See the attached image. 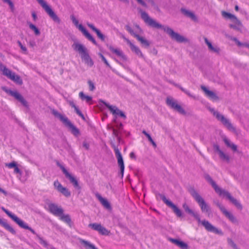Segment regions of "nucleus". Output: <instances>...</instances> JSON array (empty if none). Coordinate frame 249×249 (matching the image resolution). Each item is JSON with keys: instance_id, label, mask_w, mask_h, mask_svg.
Segmentation results:
<instances>
[{"instance_id": "obj_1", "label": "nucleus", "mask_w": 249, "mask_h": 249, "mask_svg": "<svg viewBox=\"0 0 249 249\" xmlns=\"http://www.w3.org/2000/svg\"><path fill=\"white\" fill-rule=\"evenodd\" d=\"M141 18L149 26L156 29H162L172 39L178 43L187 42L188 40L180 34L175 32L173 29L168 26H164L157 22L155 20L150 18L144 11H141Z\"/></svg>"}, {"instance_id": "obj_2", "label": "nucleus", "mask_w": 249, "mask_h": 249, "mask_svg": "<svg viewBox=\"0 0 249 249\" xmlns=\"http://www.w3.org/2000/svg\"><path fill=\"white\" fill-rule=\"evenodd\" d=\"M1 209L2 211L5 212L8 216H9L15 222H16L20 228L28 230L30 231L33 234H35L36 236V239H37L39 243L42 245L44 247H47L48 246V244L47 242L42 237H41L39 235H38L36 232L35 231L34 229H33L31 227H29L28 225L24 222L23 220L20 219L18 216H17L15 214L12 213L11 212L5 209L4 207H2Z\"/></svg>"}, {"instance_id": "obj_3", "label": "nucleus", "mask_w": 249, "mask_h": 249, "mask_svg": "<svg viewBox=\"0 0 249 249\" xmlns=\"http://www.w3.org/2000/svg\"><path fill=\"white\" fill-rule=\"evenodd\" d=\"M182 207L186 213L191 214L193 217H194L197 220L198 223H201L207 231L221 235L223 234V233L221 230H219L213 226L208 221L205 220L201 221L199 215L190 209L189 207L186 203H184L182 205Z\"/></svg>"}, {"instance_id": "obj_4", "label": "nucleus", "mask_w": 249, "mask_h": 249, "mask_svg": "<svg viewBox=\"0 0 249 249\" xmlns=\"http://www.w3.org/2000/svg\"><path fill=\"white\" fill-rule=\"evenodd\" d=\"M204 178L205 179L211 184L216 193L218 194L220 196H224L227 197V198H228L229 200L238 209L241 210L242 209V206L240 203L233 196H232L229 192L225 190H223L219 187L209 175H205Z\"/></svg>"}, {"instance_id": "obj_5", "label": "nucleus", "mask_w": 249, "mask_h": 249, "mask_svg": "<svg viewBox=\"0 0 249 249\" xmlns=\"http://www.w3.org/2000/svg\"><path fill=\"white\" fill-rule=\"evenodd\" d=\"M72 47L80 54L82 59L87 65L90 67L93 65V61L89 55L87 49L83 44L75 42Z\"/></svg>"}, {"instance_id": "obj_6", "label": "nucleus", "mask_w": 249, "mask_h": 249, "mask_svg": "<svg viewBox=\"0 0 249 249\" xmlns=\"http://www.w3.org/2000/svg\"><path fill=\"white\" fill-rule=\"evenodd\" d=\"M208 109L211 112L216 119L220 121L229 130L236 133V128L232 124L230 121L225 117L224 115L221 114L219 112L215 110L214 108L208 107Z\"/></svg>"}, {"instance_id": "obj_7", "label": "nucleus", "mask_w": 249, "mask_h": 249, "mask_svg": "<svg viewBox=\"0 0 249 249\" xmlns=\"http://www.w3.org/2000/svg\"><path fill=\"white\" fill-rule=\"evenodd\" d=\"M191 196L194 197L195 200L198 204L202 212L208 213L209 214L211 210L210 207L206 203L204 199L196 191L194 188H191L189 190Z\"/></svg>"}, {"instance_id": "obj_8", "label": "nucleus", "mask_w": 249, "mask_h": 249, "mask_svg": "<svg viewBox=\"0 0 249 249\" xmlns=\"http://www.w3.org/2000/svg\"><path fill=\"white\" fill-rule=\"evenodd\" d=\"M53 114L57 118H58L67 127L71 129V133L75 136H78L80 132L78 128H77L69 120V119L63 114L59 113L55 110H53Z\"/></svg>"}, {"instance_id": "obj_9", "label": "nucleus", "mask_w": 249, "mask_h": 249, "mask_svg": "<svg viewBox=\"0 0 249 249\" xmlns=\"http://www.w3.org/2000/svg\"><path fill=\"white\" fill-rule=\"evenodd\" d=\"M49 17L55 22L60 23L61 20L51 7L44 0H36Z\"/></svg>"}, {"instance_id": "obj_10", "label": "nucleus", "mask_w": 249, "mask_h": 249, "mask_svg": "<svg viewBox=\"0 0 249 249\" xmlns=\"http://www.w3.org/2000/svg\"><path fill=\"white\" fill-rule=\"evenodd\" d=\"M71 19L73 23L78 28V29L83 34L85 37L89 41H91L94 44L97 45V42L93 36L87 31L82 24H78V20L73 15L71 16Z\"/></svg>"}, {"instance_id": "obj_11", "label": "nucleus", "mask_w": 249, "mask_h": 249, "mask_svg": "<svg viewBox=\"0 0 249 249\" xmlns=\"http://www.w3.org/2000/svg\"><path fill=\"white\" fill-rule=\"evenodd\" d=\"M58 166L62 170L63 174L65 176V177L69 180L70 182L72 184L74 188L77 190H81V188L79 185L78 181L74 176L70 174L63 165L58 164Z\"/></svg>"}, {"instance_id": "obj_12", "label": "nucleus", "mask_w": 249, "mask_h": 249, "mask_svg": "<svg viewBox=\"0 0 249 249\" xmlns=\"http://www.w3.org/2000/svg\"><path fill=\"white\" fill-rule=\"evenodd\" d=\"M222 15L225 18L231 19L233 22L235 23V25L230 24L229 26L230 28L236 30L240 29V27L242 26V23L236 16L225 11L222 12Z\"/></svg>"}, {"instance_id": "obj_13", "label": "nucleus", "mask_w": 249, "mask_h": 249, "mask_svg": "<svg viewBox=\"0 0 249 249\" xmlns=\"http://www.w3.org/2000/svg\"><path fill=\"white\" fill-rule=\"evenodd\" d=\"M166 104L171 108L178 111L180 114L185 115L186 112L185 110L178 103V102L171 97H168L166 99Z\"/></svg>"}, {"instance_id": "obj_14", "label": "nucleus", "mask_w": 249, "mask_h": 249, "mask_svg": "<svg viewBox=\"0 0 249 249\" xmlns=\"http://www.w3.org/2000/svg\"><path fill=\"white\" fill-rule=\"evenodd\" d=\"M3 90L9 93L11 96L15 97L17 100L20 102L23 106L27 107L28 104L27 101L24 99L23 96L17 91H13L11 90H8L5 88H2Z\"/></svg>"}, {"instance_id": "obj_15", "label": "nucleus", "mask_w": 249, "mask_h": 249, "mask_svg": "<svg viewBox=\"0 0 249 249\" xmlns=\"http://www.w3.org/2000/svg\"><path fill=\"white\" fill-rule=\"evenodd\" d=\"M3 90L9 93L11 96L15 97L17 100L20 102L23 106L27 107L28 104L27 101L24 99L23 96L17 91H13L11 90H8L5 88H2Z\"/></svg>"}, {"instance_id": "obj_16", "label": "nucleus", "mask_w": 249, "mask_h": 249, "mask_svg": "<svg viewBox=\"0 0 249 249\" xmlns=\"http://www.w3.org/2000/svg\"><path fill=\"white\" fill-rule=\"evenodd\" d=\"M161 199L169 207L172 209L174 213L178 217H181L182 216V213L180 209H179L174 203H173L171 201L167 199L164 196H161Z\"/></svg>"}, {"instance_id": "obj_17", "label": "nucleus", "mask_w": 249, "mask_h": 249, "mask_svg": "<svg viewBox=\"0 0 249 249\" xmlns=\"http://www.w3.org/2000/svg\"><path fill=\"white\" fill-rule=\"evenodd\" d=\"M123 38L126 41L127 44L129 45L131 51L133 52H134L139 57L142 58L144 60L145 59L144 55L138 47L133 44L128 39L126 38V37H123Z\"/></svg>"}, {"instance_id": "obj_18", "label": "nucleus", "mask_w": 249, "mask_h": 249, "mask_svg": "<svg viewBox=\"0 0 249 249\" xmlns=\"http://www.w3.org/2000/svg\"><path fill=\"white\" fill-rule=\"evenodd\" d=\"M53 185L55 188L65 196L69 197L71 196V194L69 190L67 188L63 187L58 180L55 181Z\"/></svg>"}, {"instance_id": "obj_19", "label": "nucleus", "mask_w": 249, "mask_h": 249, "mask_svg": "<svg viewBox=\"0 0 249 249\" xmlns=\"http://www.w3.org/2000/svg\"><path fill=\"white\" fill-rule=\"evenodd\" d=\"M50 212L56 216H59L64 212L63 209L57 205L51 203L49 205Z\"/></svg>"}, {"instance_id": "obj_20", "label": "nucleus", "mask_w": 249, "mask_h": 249, "mask_svg": "<svg viewBox=\"0 0 249 249\" xmlns=\"http://www.w3.org/2000/svg\"><path fill=\"white\" fill-rule=\"evenodd\" d=\"M89 227L95 231H98L102 235H107L109 232L108 231L100 224L96 223H91L89 225Z\"/></svg>"}, {"instance_id": "obj_21", "label": "nucleus", "mask_w": 249, "mask_h": 249, "mask_svg": "<svg viewBox=\"0 0 249 249\" xmlns=\"http://www.w3.org/2000/svg\"><path fill=\"white\" fill-rule=\"evenodd\" d=\"M201 89L204 91L205 95L210 99L213 101H217L219 100L218 97L213 91L209 90L205 86H201Z\"/></svg>"}, {"instance_id": "obj_22", "label": "nucleus", "mask_w": 249, "mask_h": 249, "mask_svg": "<svg viewBox=\"0 0 249 249\" xmlns=\"http://www.w3.org/2000/svg\"><path fill=\"white\" fill-rule=\"evenodd\" d=\"M116 156L118 160V165L120 167V174H121L122 178L123 177L124 170V160L123 159L122 156L121 155L120 151L116 150Z\"/></svg>"}, {"instance_id": "obj_23", "label": "nucleus", "mask_w": 249, "mask_h": 249, "mask_svg": "<svg viewBox=\"0 0 249 249\" xmlns=\"http://www.w3.org/2000/svg\"><path fill=\"white\" fill-rule=\"evenodd\" d=\"M100 102L104 104L107 107L113 115H118L120 116L121 113L120 112H123L116 106L110 105L109 104L107 103L104 100H100Z\"/></svg>"}, {"instance_id": "obj_24", "label": "nucleus", "mask_w": 249, "mask_h": 249, "mask_svg": "<svg viewBox=\"0 0 249 249\" xmlns=\"http://www.w3.org/2000/svg\"><path fill=\"white\" fill-rule=\"evenodd\" d=\"M87 25L93 31L96 33L98 37L102 41H104L105 40V36L102 34L99 30L97 29L92 24L87 23Z\"/></svg>"}, {"instance_id": "obj_25", "label": "nucleus", "mask_w": 249, "mask_h": 249, "mask_svg": "<svg viewBox=\"0 0 249 249\" xmlns=\"http://www.w3.org/2000/svg\"><path fill=\"white\" fill-rule=\"evenodd\" d=\"M0 71H1L2 72V74L9 79H10V77H12L13 74L14 73V72L7 68L6 67L3 65L1 63H0Z\"/></svg>"}, {"instance_id": "obj_26", "label": "nucleus", "mask_w": 249, "mask_h": 249, "mask_svg": "<svg viewBox=\"0 0 249 249\" xmlns=\"http://www.w3.org/2000/svg\"><path fill=\"white\" fill-rule=\"evenodd\" d=\"M96 196L102 205L107 209L110 210L111 209V206L108 201L103 198L101 195L97 194Z\"/></svg>"}, {"instance_id": "obj_27", "label": "nucleus", "mask_w": 249, "mask_h": 249, "mask_svg": "<svg viewBox=\"0 0 249 249\" xmlns=\"http://www.w3.org/2000/svg\"><path fill=\"white\" fill-rule=\"evenodd\" d=\"M108 47L110 51L115 53L117 56L121 57L123 59H126L125 55L124 54L123 52L120 49L114 48L112 46H109Z\"/></svg>"}, {"instance_id": "obj_28", "label": "nucleus", "mask_w": 249, "mask_h": 249, "mask_svg": "<svg viewBox=\"0 0 249 249\" xmlns=\"http://www.w3.org/2000/svg\"><path fill=\"white\" fill-rule=\"evenodd\" d=\"M5 166L9 168H14V173L16 174H19L21 175L22 172L18 168L17 163L15 161H13L10 163H5Z\"/></svg>"}, {"instance_id": "obj_29", "label": "nucleus", "mask_w": 249, "mask_h": 249, "mask_svg": "<svg viewBox=\"0 0 249 249\" xmlns=\"http://www.w3.org/2000/svg\"><path fill=\"white\" fill-rule=\"evenodd\" d=\"M204 41L205 43L207 45L209 49L213 52L216 53H219L220 51V49L218 47H214L212 45V43L208 40V39L206 38H204Z\"/></svg>"}, {"instance_id": "obj_30", "label": "nucleus", "mask_w": 249, "mask_h": 249, "mask_svg": "<svg viewBox=\"0 0 249 249\" xmlns=\"http://www.w3.org/2000/svg\"><path fill=\"white\" fill-rule=\"evenodd\" d=\"M181 11L185 16H186L187 17L190 18L191 19H192L194 21H196L197 18L194 13L190 11H189L188 10H186L184 8L181 9Z\"/></svg>"}, {"instance_id": "obj_31", "label": "nucleus", "mask_w": 249, "mask_h": 249, "mask_svg": "<svg viewBox=\"0 0 249 249\" xmlns=\"http://www.w3.org/2000/svg\"><path fill=\"white\" fill-rule=\"evenodd\" d=\"M223 140L227 147L231 148L233 151H236L237 150V145L231 142L227 138L224 137Z\"/></svg>"}, {"instance_id": "obj_32", "label": "nucleus", "mask_w": 249, "mask_h": 249, "mask_svg": "<svg viewBox=\"0 0 249 249\" xmlns=\"http://www.w3.org/2000/svg\"><path fill=\"white\" fill-rule=\"evenodd\" d=\"M0 224L9 231L11 233L13 234H16V232L15 230L8 223L3 221L1 218H0Z\"/></svg>"}, {"instance_id": "obj_33", "label": "nucleus", "mask_w": 249, "mask_h": 249, "mask_svg": "<svg viewBox=\"0 0 249 249\" xmlns=\"http://www.w3.org/2000/svg\"><path fill=\"white\" fill-rule=\"evenodd\" d=\"M59 219L62 221L65 222L70 226H71V221L70 216L69 214H64L63 213L62 215H59Z\"/></svg>"}, {"instance_id": "obj_34", "label": "nucleus", "mask_w": 249, "mask_h": 249, "mask_svg": "<svg viewBox=\"0 0 249 249\" xmlns=\"http://www.w3.org/2000/svg\"><path fill=\"white\" fill-rule=\"evenodd\" d=\"M222 213L232 223H235L237 222L234 216L226 209Z\"/></svg>"}, {"instance_id": "obj_35", "label": "nucleus", "mask_w": 249, "mask_h": 249, "mask_svg": "<svg viewBox=\"0 0 249 249\" xmlns=\"http://www.w3.org/2000/svg\"><path fill=\"white\" fill-rule=\"evenodd\" d=\"M135 37L138 39L141 43L145 47H148L150 45L149 41L144 37L140 36L139 35H136Z\"/></svg>"}, {"instance_id": "obj_36", "label": "nucleus", "mask_w": 249, "mask_h": 249, "mask_svg": "<svg viewBox=\"0 0 249 249\" xmlns=\"http://www.w3.org/2000/svg\"><path fill=\"white\" fill-rule=\"evenodd\" d=\"M70 105L73 108H74L75 111L76 113L80 116L83 120H85V117L84 115L82 113L81 111L78 109V107L76 106L75 104L73 101H69Z\"/></svg>"}, {"instance_id": "obj_37", "label": "nucleus", "mask_w": 249, "mask_h": 249, "mask_svg": "<svg viewBox=\"0 0 249 249\" xmlns=\"http://www.w3.org/2000/svg\"><path fill=\"white\" fill-rule=\"evenodd\" d=\"M10 79L19 85H22L23 83L22 80L20 77V76L18 75H16L15 72L14 74H13L12 77H10Z\"/></svg>"}, {"instance_id": "obj_38", "label": "nucleus", "mask_w": 249, "mask_h": 249, "mask_svg": "<svg viewBox=\"0 0 249 249\" xmlns=\"http://www.w3.org/2000/svg\"><path fill=\"white\" fill-rule=\"evenodd\" d=\"M79 96L83 101H86L87 103H89L92 101V97L85 95L83 92L81 91L79 93Z\"/></svg>"}, {"instance_id": "obj_39", "label": "nucleus", "mask_w": 249, "mask_h": 249, "mask_svg": "<svg viewBox=\"0 0 249 249\" xmlns=\"http://www.w3.org/2000/svg\"><path fill=\"white\" fill-rule=\"evenodd\" d=\"M219 158L222 160L225 161L227 162L230 161V157L229 155L225 154L223 151L220 152L219 154Z\"/></svg>"}, {"instance_id": "obj_40", "label": "nucleus", "mask_w": 249, "mask_h": 249, "mask_svg": "<svg viewBox=\"0 0 249 249\" xmlns=\"http://www.w3.org/2000/svg\"><path fill=\"white\" fill-rule=\"evenodd\" d=\"M28 25L29 26V28L33 31H34V33L36 35L38 36L40 34V32L39 30V29L33 24L28 22Z\"/></svg>"}, {"instance_id": "obj_41", "label": "nucleus", "mask_w": 249, "mask_h": 249, "mask_svg": "<svg viewBox=\"0 0 249 249\" xmlns=\"http://www.w3.org/2000/svg\"><path fill=\"white\" fill-rule=\"evenodd\" d=\"M175 85H176V86L179 88V89H180L183 92H184L185 94H186L189 97H190L194 99H196V97L195 96L193 95V94H192L189 90L184 89L183 87H182L176 84Z\"/></svg>"}, {"instance_id": "obj_42", "label": "nucleus", "mask_w": 249, "mask_h": 249, "mask_svg": "<svg viewBox=\"0 0 249 249\" xmlns=\"http://www.w3.org/2000/svg\"><path fill=\"white\" fill-rule=\"evenodd\" d=\"M227 241L228 245L232 247L233 249H240L231 239L228 238L227 239Z\"/></svg>"}, {"instance_id": "obj_43", "label": "nucleus", "mask_w": 249, "mask_h": 249, "mask_svg": "<svg viewBox=\"0 0 249 249\" xmlns=\"http://www.w3.org/2000/svg\"><path fill=\"white\" fill-rule=\"evenodd\" d=\"M82 243L85 246L88 247L91 249H97L93 245L90 244L87 241L83 240Z\"/></svg>"}, {"instance_id": "obj_44", "label": "nucleus", "mask_w": 249, "mask_h": 249, "mask_svg": "<svg viewBox=\"0 0 249 249\" xmlns=\"http://www.w3.org/2000/svg\"><path fill=\"white\" fill-rule=\"evenodd\" d=\"M126 30L132 36H133L135 37L136 35H138V34H136L132 29L128 25H126L125 27Z\"/></svg>"}, {"instance_id": "obj_45", "label": "nucleus", "mask_w": 249, "mask_h": 249, "mask_svg": "<svg viewBox=\"0 0 249 249\" xmlns=\"http://www.w3.org/2000/svg\"><path fill=\"white\" fill-rule=\"evenodd\" d=\"M181 249H188V245L183 241H180L178 246Z\"/></svg>"}, {"instance_id": "obj_46", "label": "nucleus", "mask_w": 249, "mask_h": 249, "mask_svg": "<svg viewBox=\"0 0 249 249\" xmlns=\"http://www.w3.org/2000/svg\"><path fill=\"white\" fill-rule=\"evenodd\" d=\"M214 203L219 208L222 213L226 210L225 207L218 201H215Z\"/></svg>"}, {"instance_id": "obj_47", "label": "nucleus", "mask_w": 249, "mask_h": 249, "mask_svg": "<svg viewBox=\"0 0 249 249\" xmlns=\"http://www.w3.org/2000/svg\"><path fill=\"white\" fill-rule=\"evenodd\" d=\"M88 84L89 86V90L93 91L95 89L94 83L91 80H88Z\"/></svg>"}, {"instance_id": "obj_48", "label": "nucleus", "mask_w": 249, "mask_h": 249, "mask_svg": "<svg viewBox=\"0 0 249 249\" xmlns=\"http://www.w3.org/2000/svg\"><path fill=\"white\" fill-rule=\"evenodd\" d=\"M99 55L101 58L102 61L105 63V64L108 67L110 68V66L109 64L108 63V61L106 59V58L104 57V56L101 53H99Z\"/></svg>"}, {"instance_id": "obj_49", "label": "nucleus", "mask_w": 249, "mask_h": 249, "mask_svg": "<svg viewBox=\"0 0 249 249\" xmlns=\"http://www.w3.org/2000/svg\"><path fill=\"white\" fill-rule=\"evenodd\" d=\"M232 40L235 42L237 45L239 47H242L243 45V43L241 42L236 37H233Z\"/></svg>"}, {"instance_id": "obj_50", "label": "nucleus", "mask_w": 249, "mask_h": 249, "mask_svg": "<svg viewBox=\"0 0 249 249\" xmlns=\"http://www.w3.org/2000/svg\"><path fill=\"white\" fill-rule=\"evenodd\" d=\"M142 133L147 138V139L149 142L152 141L153 139L151 138V136L148 133H147L145 130H143L142 131Z\"/></svg>"}, {"instance_id": "obj_51", "label": "nucleus", "mask_w": 249, "mask_h": 249, "mask_svg": "<svg viewBox=\"0 0 249 249\" xmlns=\"http://www.w3.org/2000/svg\"><path fill=\"white\" fill-rule=\"evenodd\" d=\"M150 4L154 7L155 9L159 10V8L158 6L155 4V2L153 0H146Z\"/></svg>"}, {"instance_id": "obj_52", "label": "nucleus", "mask_w": 249, "mask_h": 249, "mask_svg": "<svg viewBox=\"0 0 249 249\" xmlns=\"http://www.w3.org/2000/svg\"><path fill=\"white\" fill-rule=\"evenodd\" d=\"M169 240L172 243H173V244H175L176 245H177L178 246L179 243L180 241L178 239H173V238H170Z\"/></svg>"}, {"instance_id": "obj_53", "label": "nucleus", "mask_w": 249, "mask_h": 249, "mask_svg": "<svg viewBox=\"0 0 249 249\" xmlns=\"http://www.w3.org/2000/svg\"><path fill=\"white\" fill-rule=\"evenodd\" d=\"M213 148L215 150V151L216 152H217L218 153V154H219L220 152H221L222 151L220 149V147L219 146L217 145V144H215L213 146Z\"/></svg>"}, {"instance_id": "obj_54", "label": "nucleus", "mask_w": 249, "mask_h": 249, "mask_svg": "<svg viewBox=\"0 0 249 249\" xmlns=\"http://www.w3.org/2000/svg\"><path fill=\"white\" fill-rule=\"evenodd\" d=\"M83 147L86 149V150H89V144L86 141L83 142L82 144Z\"/></svg>"}, {"instance_id": "obj_55", "label": "nucleus", "mask_w": 249, "mask_h": 249, "mask_svg": "<svg viewBox=\"0 0 249 249\" xmlns=\"http://www.w3.org/2000/svg\"><path fill=\"white\" fill-rule=\"evenodd\" d=\"M2 0L5 2L7 3L10 6L11 8L13 9L14 4H13V2L10 0Z\"/></svg>"}, {"instance_id": "obj_56", "label": "nucleus", "mask_w": 249, "mask_h": 249, "mask_svg": "<svg viewBox=\"0 0 249 249\" xmlns=\"http://www.w3.org/2000/svg\"><path fill=\"white\" fill-rule=\"evenodd\" d=\"M112 131H113V135H114L116 137L119 136V133H120V131H118V130H117V129H116L115 128H113Z\"/></svg>"}, {"instance_id": "obj_57", "label": "nucleus", "mask_w": 249, "mask_h": 249, "mask_svg": "<svg viewBox=\"0 0 249 249\" xmlns=\"http://www.w3.org/2000/svg\"><path fill=\"white\" fill-rule=\"evenodd\" d=\"M118 130L120 132L121 130L123 129V124L122 123H120L119 124H117L116 126Z\"/></svg>"}, {"instance_id": "obj_58", "label": "nucleus", "mask_w": 249, "mask_h": 249, "mask_svg": "<svg viewBox=\"0 0 249 249\" xmlns=\"http://www.w3.org/2000/svg\"><path fill=\"white\" fill-rule=\"evenodd\" d=\"M138 3H139L140 4H141L144 7H147V5L145 3V2L143 1L142 0H136Z\"/></svg>"}, {"instance_id": "obj_59", "label": "nucleus", "mask_w": 249, "mask_h": 249, "mask_svg": "<svg viewBox=\"0 0 249 249\" xmlns=\"http://www.w3.org/2000/svg\"><path fill=\"white\" fill-rule=\"evenodd\" d=\"M129 156H130V158L131 159H133V160H135L136 159V156L135 153L133 152H131L130 153Z\"/></svg>"}, {"instance_id": "obj_60", "label": "nucleus", "mask_w": 249, "mask_h": 249, "mask_svg": "<svg viewBox=\"0 0 249 249\" xmlns=\"http://www.w3.org/2000/svg\"><path fill=\"white\" fill-rule=\"evenodd\" d=\"M111 146L114 148V151L115 153V155H116V151H117L116 150H118V151H120V150H119L118 147L116 146V145H115V144L114 143H113V142L111 143Z\"/></svg>"}, {"instance_id": "obj_61", "label": "nucleus", "mask_w": 249, "mask_h": 249, "mask_svg": "<svg viewBox=\"0 0 249 249\" xmlns=\"http://www.w3.org/2000/svg\"><path fill=\"white\" fill-rule=\"evenodd\" d=\"M20 48L24 53L26 54L27 53V48H26V47H25L23 45V46H21V47H20Z\"/></svg>"}, {"instance_id": "obj_62", "label": "nucleus", "mask_w": 249, "mask_h": 249, "mask_svg": "<svg viewBox=\"0 0 249 249\" xmlns=\"http://www.w3.org/2000/svg\"><path fill=\"white\" fill-rule=\"evenodd\" d=\"M29 45L31 47L33 48L36 45V43L34 41H30Z\"/></svg>"}, {"instance_id": "obj_63", "label": "nucleus", "mask_w": 249, "mask_h": 249, "mask_svg": "<svg viewBox=\"0 0 249 249\" xmlns=\"http://www.w3.org/2000/svg\"><path fill=\"white\" fill-rule=\"evenodd\" d=\"M32 15L34 20L35 21H36L37 18V16H36V13L35 12H33L32 14Z\"/></svg>"}, {"instance_id": "obj_64", "label": "nucleus", "mask_w": 249, "mask_h": 249, "mask_svg": "<svg viewBox=\"0 0 249 249\" xmlns=\"http://www.w3.org/2000/svg\"><path fill=\"white\" fill-rule=\"evenodd\" d=\"M0 192L3 194L5 196H6L7 195V193L1 188H0Z\"/></svg>"}]
</instances>
